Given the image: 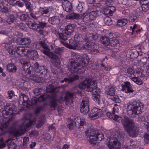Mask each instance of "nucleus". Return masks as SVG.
Wrapping results in <instances>:
<instances>
[{"instance_id": "58836bf2", "label": "nucleus", "mask_w": 149, "mask_h": 149, "mask_svg": "<svg viewBox=\"0 0 149 149\" xmlns=\"http://www.w3.org/2000/svg\"><path fill=\"white\" fill-rule=\"evenodd\" d=\"M79 77L77 75H74L69 78H65L64 79L65 82H68L69 83H71L72 82L78 79Z\"/></svg>"}, {"instance_id": "13d9d810", "label": "nucleus", "mask_w": 149, "mask_h": 149, "mask_svg": "<svg viewBox=\"0 0 149 149\" xmlns=\"http://www.w3.org/2000/svg\"><path fill=\"white\" fill-rule=\"evenodd\" d=\"M16 26L17 28H19L22 30L24 31L26 30L25 24L23 23H17L16 24Z\"/></svg>"}, {"instance_id": "39448f33", "label": "nucleus", "mask_w": 149, "mask_h": 149, "mask_svg": "<svg viewBox=\"0 0 149 149\" xmlns=\"http://www.w3.org/2000/svg\"><path fill=\"white\" fill-rule=\"evenodd\" d=\"M89 60L90 59L87 56L82 58L79 63L70 60L68 64V69L71 73H76L79 70L78 67L81 66L84 68L86 67L88 63Z\"/></svg>"}, {"instance_id": "473e14b6", "label": "nucleus", "mask_w": 149, "mask_h": 149, "mask_svg": "<svg viewBox=\"0 0 149 149\" xmlns=\"http://www.w3.org/2000/svg\"><path fill=\"white\" fill-rule=\"evenodd\" d=\"M110 39L107 37L102 36L100 38V42L102 44L108 46L110 45Z\"/></svg>"}, {"instance_id": "5701e85b", "label": "nucleus", "mask_w": 149, "mask_h": 149, "mask_svg": "<svg viewBox=\"0 0 149 149\" xmlns=\"http://www.w3.org/2000/svg\"><path fill=\"white\" fill-rule=\"evenodd\" d=\"M95 47H97V45L93 42L88 41L82 46L81 49L91 50Z\"/></svg>"}, {"instance_id": "f704fd0d", "label": "nucleus", "mask_w": 149, "mask_h": 149, "mask_svg": "<svg viewBox=\"0 0 149 149\" xmlns=\"http://www.w3.org/2000/svg\"><path fill=\"white\" fill-rule=\"evenodd\" d=\"M6 68L8 72H15L17 70L16 66L13 64L9 63L7 65Z\"/></svg>"}, {"instance_id": "c03bdc74", "label": "nucleus", "mask_w": 149, "mask_h": 149, "mask_svg": "<svg viewBox=\"0 0 149 149\" xmlns=\"http://www.w3.org/2000/svg\"><path fill=\"white\" fill-rule=\"evenodd\" d=\"M69 45L71 47V49H74L78 46V42L72 40H70L69 41Z\"/></svg>"}, {"instance_id": "4be33fe9", "label": "nucleus", "mask_w": 149, "mask_h": 149, "mask_svg": "<svg viewBox=\"0 0 149 149\" xmlns=\"http://www.w3.org/2000/svg\"><path fill=\"white\" fill-rule=\"evenodd\" d=\"M31 43V40L29 38H18L17 39V43L19 45H26L28 47Z\"/></svg>"}, {"instance_id": "a19ab883", "label": "nucleus", "mask_w": 149, "mask_h": 149, "mask_svg": "<svg viewBox=\"0 0 149 149\" xmlns=\"http://www.w3.org/2000/svg\"><path fill=\"white\" fill-rule=\"evenodd\" d=\"M105 60L104 58L102 59V63L100 64V65L102 67H104V69L107 71H110L111 68V66L110 65H108L107 62H104Z\"/></svg>"}, {"instance_id": "6e6552de", "label": "nucleus", "mask_w": 149, "mask_h": 149, "mask_svg": "<svg viewBox=\"0 0 149 149\" xmlns=\"http://www.w3.org/2000/svg\"><path fill=\"white\" fill-rule=\"evenodd\" d=\"M16 107L15 105L6 104L5 109L2 111V116L4 118H7L10 117V115L15 113Z\"/></svg>"}, {"instance_id": "2eb2a0df", "label": "nucleus", "mask_w": 149, "mask_h": 149, "mask_svg": "<svg viewBox=\"0 0 149 149\" xmlns=\"http://www.w3.org/2000/svg\"><path fill=\"white\" fill-rule=\"evenodd\" d=\"M102 111L100 109L96 108H93L91 110V113L90 114V117L92 118L93 119H95L101 116Z\"/></svg>"}, {"instance_id": "3c124183", "label": "nucleus", "mask_w": 149, "mask_h": 149, "mask_svg": "<svg viewBox=\"0 0 149 149\" xmlns=\"http://www.w3.org/2000/svg\"><path fill=\"white\" fill-rule=\"evenodd\" d=\"M97 134L96 138V141H101L104 139V135L101 132L97 131Z\"/></svg>"}, {"instance_id": "f3484780", "label": "nucleus", "mask_w": 149, "mask_h": 149, "mask_svg": "<svg viewBox=\"0 0 149 149\" xmlns=\"http://www.w3.org/2000/svg\"><path fill=\"white\" fill-rule=\"evenodd\" d=\"M105 93L107 97L109 98H111V97L115 94V89L113 86H109L105 89Z\"/></svg>"}, {"instance_id": "338daca9", "label": "nucleus", "mask_w": 149, "mask_h": 149, "mask_svg": "<svg viewBox=\"0 0 149 149\" xmlns=\"http://www.w3.org/2000/svg\"><path fill=\"white\" fill-rule=\"evenodd\" d=\"M129 20L130 22H133L137 21V17L136 16H133L130 17L129 19Z\"/></svg>"}, {"instance_id": "9b49d317", "label": "nucleus", "mask_w": 149, "mask_h": 149, "mask_svg": "<svg viewBox=\"0 0 149 149\" xmlns=\"http://www.w3.org/2000/svg\"><path fill=\"white\" fill-rule=\"evenodd\" d=\"M97 131L95 129H90L85 132L86 135L88 137H89V141L91 144L95 143L94 142L96 141L97 139L96 136Z\"/></svg>"}, {"instance_id": "a18cd8bd", "label": "nucleus", "mask_w": 149, "mask_h": 149, "mask_svg": "<svg viewBox=\"0 0 149 149\" xmlns=\"http://www.w3.org/2000/svg\"><path fill=\"white\" fill-rule=\"evenodd\" d=\"M139 146V143L137 142H131L130 145L128 146L129 149H135L138 148Z\"/></svg>"}, {"instance_id": "49530a36", "label": "nucleus", "mask_w": 149, "mask_h": 149, "mask_svg": "<svg viewBox=\"0 0 149 149\" xmlns=\"http://www.w3.org/2000/svg\"><path fill=\"white\" fill-rule=\"evenodd\" d=\"M49 95H48L44 94L40 95L38 98V101L39 102H41L44 101L47 99H48L49 97Z\"/></svg>"}, {"instance_id": "f257e3e1", "label": "nucleus", "mask_w": 149, "mask_h": 149, "mask_svg": "<svg viewBox=\"0 0 149 149\" xmlns=\"http://www.w3.org/2000/svg\"><path fill=\"white\" fill-rule=\"evenodd\" d=\"M33 67L36 68L34 70L29 65L28 67H24V69L26 70V73L30 75V79L37 83L42 82L43 79V77L39 76L42 75L44 77L47 76V71L44 65H40L37 62H36L33 64Z\"/></svg>"}, {"instance_id": "1a4fd4ad", "label": "nucleus", "mask_w": 149, "mask_h": 149, "mask_svg": "<svg viewBox=\"0 0 149 149\" xmlns=\"http://www.w3.org/2000/svg\"><path fill=\"white\" fill-rule=\"evenodd\" d=\"M89 98L87 97H85L83 98L80 108V111L84 114H87L89 111Z\"/></svg>"}, {"instance_id": "79ce46f5", "label": "nucleus", "mask_w": 149, "mask_h": 149, "mask_svg": "<svg viewBox=\"0 0 149 149\" xmlns=\"http://www.w3.org/2000/svg\"><path fill=\"white\" fill-rule=\"evenodd\" d=\"M28 25L29 27L31 29L37 31H39L40 30L38 29V25L36 23H32L30 22L28 23Z\"/></svg>"}, {"instance_id": "e2e57ef3", "label": "nucleus", "mask_w": 149, "mask_h": 149, "mask_svg": "<svg viewBox=\"0 0 149 149\" xmlns=\"http://www.w3.org/2000/svg\"><path fill=\"white\" fill-rule=\"evenodd\" d=\"M15 94L14 92L12 90L9 91L8 92V95L7 97L9 99H10L12 98L13 96H14Z\"/></svg>"}, {"instance_id": "ddd939ff", "label": "nucleus", "mask_w": 149, "mask_h": 149, "mask_svg": "<svg viewBox=\"0 0 149 149\" xmlns=\"http://www.w3.org/2000/svg\"><path fill=\"white\" fill-rule=\"evenodd\" d=\"M57 95L56 93H52L49 95V98L50 99L49 101V106L52 108L54 109V110L58 105Z\"/></svg>"}, {"instance_id": "dca6fc26", "label": "nucleus", "mask_w": 149, "mask_h": 149, "mask_svg": "<svg viewBox=\"0 0 149 149\" xmlns=\"http://www.w3.org/2000/svg\"><path fill=\"white\" fill-rule=\"evenodd\" d=\"M63 7L66 11L70 13L73 11L72 3L68 0H64L63 3Z\"/></svg>"}, {"instance_id": "4d7b16f0", "label": "nucleus", "mask_w": 149, "mask_h": 149, "mask_svg": "<svg viewBox=\"0 0 149 149\" xmlns=\"http://www.w3.org/2000/svg\"><path fill=\"white\" fill-rule=\"evenodd\" d=\"M15 19V17L14 15H11L8 17L7 20V22L9 24H11L13 23Z\"/></svg>"}, {"instance_id": "7ed1b4c3", "label": "nucleus", "mask_w": 149, "mask_h": 149, "mask_svg": "<svg viewBox=\"0 0 149 149\" xmlns=\"http://www.w3.org/2000/svg\"><path fill=\"white\" fill-rule=\"evenodd\" d=\"M144 105L140 102L133 101L129 103L127 107V113L131 117L134 118L142 113Z\"/></svg>"}, {"instance_id": "a211bd4d", "label": "nucleus", "mask_w": 149, "mask_h": 149, "mask_svg": "<svg viewBox=\"0 0 149 149\" xmlns=\"http://www.w3.org/2000/svg\"><path fill=\"white\" fill-rule=\"evenodd\" d=\"M100 89L98 88L97 90L93 93L92 96L93 99L98 104H100Z\"/></svg>"}, {"instance_id": "423d86ee", "label": "nucleus", "mask_w": 149, "mask_h": 149, "mask_svg": "<svg viewBox=\"0 0 149 149\" xmlns=\"http://www.w3.org/2000/svg\"><path fill=\"white\" fill-rule=\"evenodd\" d=\"M74 25L69 24L65 27L64 31L62 33L58 32L57 33L58 36L60 39L65 41L70 38L74 31Z\"/></svg>"}, {"instance_id": "a878e982", "label": "nucleus", "mask_w": 149, "mask_h": 149, "mask_svg": "<svg viewBox=\"0 0 149 149\" xmlns=\"http://www.w3.org/2000/svg\"><path fill=\"white\" fill-rule=\"evenodd\" d=\"M31 59L35 60L38 58V55L37 51L35 50H30L28 49L26 55Z\"/></svg>"}, {"instance_id": "c9c22d12", "label": "nucleus", "mask_w": 149, "mask_h": 149, "mask_svg": "<svg viewBox=\"0 0 149 149\" xmlns=\"http://www.w3.org/2000/svg\"><path fill=\"white\" fill-rule=\"evenodd\" d=\"M30 15L34 19H37L40 17L41 16L39 9L36 11H32L30 12Z\"/></svg>"}, {"instance_id": "7c9ffc66", "label": "nucleus", "mask_w": 149, "mask_h": 149, "mask_svg": "<svg viewBox=\"0 0 149 149\" xmlns=\"http://www.w3.org/2000/svg\"><path fill=\"white\" fill-rule=\"evenodd\" d=\"M99 34L96 33H91L89 36H88L87 41H95L98 40Z\"/></svg>"}, {"instance_id": "ea45409f", "label": "nucleus", "mask_w": 149, "mask_h": 149, "mask_svg": "<svg viewBox=\"0 0 149 149\" xmlns=\"http://www.w3.org/2000/svg\"><path fill=\"white\" fill-rule=\"evenodd\" d=\"M128 22L127 19L123 18L119 19L117 21V26L119 27H122L125 25Z\"/></svg>"}, {"instance_id": "412c9836", "label": "nucleus", "mask_w": 149, "mask_h": 149, "mask_svg": "<svg viewBox=\"0 0 149 149\" xmlns=\"http://www.w3.org/2000/svg\"><path fill=\"white\" fill-rule=\"evenodd\" d=\"M16 52L20 56L26 55L27 52L28 51V49L25 47H16L14 48Z\"/></svg>"}, {"instance_id": "603ef678", "label": "nucleus", "mask_w": 149, "mask_h": 149, "mask_svg": "<svg viewBox=\"0 0 149 149\" xmlns=\"http://www.w3.org/2000/svg\"><path fill=\"white\" fill-rule=\"evenodd\" d=\"M104 22L107 25H110L112 23V21L111 18L107 16L104 18Z\"/></svg>"}, {"instance_id": "4c0bfd02", "label": "nucleus", "mask_w": 149, "mask_h": 149, "mask_svg": "<svg viewBox=\"0 0 149 149\" xmlns=\"http://www.w3.org/2000/svg\"><path fill=\"white\" fill-rule=\"evenodd\" d=\"M17 16L18 18L22 21L27 22L29 20V17L28 14H19Z\"/></svg>"}, {"instance_id": "864d4df0", "label": "nucleus", "mask_w": 149, "mask_h": 149, "mask_svg": "<svg viewBox=\"0 0 149 149\" xmlns=\"http://www.w3.org/2000/svg\"><path fill=\"white\" fill-rule=\"evenodd\" d=\"M20 62L23 65V68L26 67H28L30 65L29 63L25 59L22 58L20 60Z\"/></svg>"}, {"instance_id": "6e6d98bb", "label": "nucleus", "mask_w": 149, "mask_h": 149, "mask_svg": "<svg viewBox=\"0 0 149 149\" xmlns=\"http://www.w3.org/2000/svg\"><path fill=\"white\" fill-rule=\"evenodd\" d=\"M127 75L128 76L134 77V70L133 68H128L127 70Z\"/></svg>"}, {"instance_id": "6ab92c4d", "label": "nucleus", "mask_w": 149, "mask_h": 149, "mask_svg": "<svg viewBox=\"0 0 149 149\" xmlns=\"http://www.w3.org/2000/svg\"><path fill=\"white\" fill-rule=\"evenodd\" d=\"M74 39L76 42H83L86 41L88 39V36L87 35H84L79 33H77L74 36Z\"/></svg>"}, {"instance_id": "aec40b11", "label": "nucleus", "mask_w": 149, "mask_h": 149, "mask_svg": "<svg viewBox=\"0 0 149 149\" xmlns=\"http://www.w3.org/2000/svg\"><path fill=\"white\" fill-rule=\"evenodd\" d=\"M97 90L96 82L95 81H91V82L88 86L87 91L88 92H93V93Z\"/></svg>"}, {"instance_id": "2f4dec72", "label": "nucleus", "mask_w": 149, "mask_h": 149, "mask_svg": "<svg viewBox=\"0 0 149 149\" xmlns=\"http://www.w3.org/2000/svg\"><path fill=\"white\" fill-rule=\"evenodd\" d=\"M6 145H7L8 149H16V145L13 141L11 139L7 140L6 141Z\"/></svg>"}, {"instance_id": "37998d69", "label": "nucleus", "mask_w": 149, "mask_h": 149, "mask_svg": "<svg viewBox=\"0 0 149 149\" xmlns=\"http://www.w3.org/2000/svg\"><path fill=\"white\" fill-rule=\"evenodd\" d=\"M73 94L72 93L70 92L69 91L66 92L65 93V95L64 96L66 101L68 100L70 98H71V104L72 103V98L73 97Z\"/></svg>"}, {"instance_id": "c85d7f7f", "label": "nucleus", "mask_w": 149, "mask_h": 149, "mask_svg": "<svg viewBox=\"0 0 149 149\" xmlns=\"http://www.w3.org/2000/svg\"><path fill=\"white\" fill-rule=\"evenodd\" d=\"M61 20L58 16H54L48 18V21L51 24L53 25L58 24Z\"/></svg>"}, {"instance_id": "052dcab7", "label": "nucleus", "mask_w": 149, "mask_h": 149, "mask_svg": "<svg viewBox=\"0 0 149 149\" xmlns=\"http://www.w3.org/2000/svg\"><path fill=\"white\" fill-rule=\"evenodd\" d=\"M77 122L78 123H79L80 126H83L86 123V122L84 121V119L83 118L81 119L80 117L78 118H77V120H76V121H77Z\"/></svg>"}, {"instance_id": "5fc2aeb1", "label": "nucleus", "mask_w": 149, "mask_h": 149, "mask_svg": "<svg viewBox=\"0 0 149 149\" xmlns=\"http://www.w3.org/2000/svg\"><path fill=\"white\" fill-rule=\"evenodd\" d=\"M111 99L116 103H120L121 101L119 97L116 95H115L111 97Z\"/></svg>"}, {"instance_id": "8fccbe9b", "label": "nucleus", "mask_w": 149, "mask_h": 149, "mask_svg": "<svg viewBox=\"0 0 149 149\" xmlns=\"http://www.w3.org/2000/svg\"><path fill=\"white\" fill-rule=\"evenodd\" d=\"M38 102V98L35 97H33L31 100L29 102L28 105L30 106H33L36 104Z\"/></svg>"}, {"instance_id": "f03ea898", "label": "nucleus", "mask_w": 149, "mask_h": 149, "mask_svg": "<svg viewBox=\"0 0 149 149\" xmlns=\"http://www.w3.org/2000/svg\"><path fill=\"white\" fill-rule=\"evenodd\" d=\"M121 123L130 136L132 138L137 136L139 132V128L135 126L134 121L132 119L126 116L124 118Z\"/></svg>"}, {"instance_id": "f8f14e48", "label": "nucleus", "mask_w": 149, "mask_h": 149, "mask_svg": "<svg viewBox=\"0 0 149 149\" xmlns=\"http://www.w3.org/2000/svg\"><path fill=\"white\" fill-rule=\"evenodd\" d=\"M98 11L95 10L91 11L88 13L84 17L83 20L86 22H89L95 19L98 16Z\"/></svg>"}, {"instance_id": "0e129e2a", "label": "nucleus", "mask_w": 149, "mask_h": 149, "mask_svg": "<svg viewBox=\"0 0 149 149\" xmlns=\"http://www.w3.org/2000/svg\"><path fill=\"white\" fill-rule=\"evenodd\" d=\"M50 84L51 86L54 87H57V82L56 81L55 79H52L49 81L48 84Z\"/></svg>"}, {"instance_id": "c756f323", "label": "nucleus", "mask_w": 149, "mask_h": 149, "mask_svg": "<svg viewBox=\"0 0 149 149\" xmlns=\"http://www.w3.org/2000/svg\"><path fill=\"white\" fill-rule=\"evenodd\" d=\"M47 22L45 18H43L41 19L40 22H39V24H38V29L40 30L39 31H41V29H43L45 27L47 26Z\"/></svg>"}, {"instance_id": "69168bd1", "label": "nucleus", "mask_w": 149, "mask_h": 149, "mask_svg": "<svg viewBox=\"0 0 149 149\" xmlns=\"http://www.w3.org/2000/svg\"><path fill=\"white\" fill-rule=\"evenodd\" d=\"M144 142L145 143L148 144L149 143V134H145L144 136Z\"/></svg>"}, {"instance_id": "cd10ccee", "label": "nucleus", "mask_w": 149, "mask_h": 149, "mask_svg": "<svg viewBox=\"0 0 149 149\" xmlns=\"http://www.w3.org/2000/svg\"><path fill=\"white\" fill-rule=\"evenodd\" d=\"M116 8L114 7L108 6L104 9V12L106 15H109L110 16H112Z\"/></svg>"}, {"instance_id": "72a5a7b5", "label": "nucleus", "mask_w": 149, "mask_h": 149, "mask_svg": "<svg viewBox=\"0 0 149 149\" xmlns=\"http://www.w3.org/2000/svg\"><path fill=\"white\" fill-rule=\"evenodd\" d=\"M91 82V80L89 79H86L83 82L81 83L79 85V88L81 89H83L86 87L87 88L88 86Z\"/></svg>"}, {"instance_id": "09e8293b", "label": "nucleus", "mask_w": 149, "mask_h": 149, "mask_svg": "<svg viewBox=\"0 0 149 149\" xmlns=\"http://www.w3.org/2000/svg\"><path fill=\"white\" fill-rule=\"evenodd\" d=\"M119 43V40L116 39H111L110 40V45H109V46H115L118 44Z\"/></svg>"}, {"instance_id": "393cba45", "label": "nucleus", "mask_w": 149, "mask_h": 149, "mask_svg": "<svg viewBox=\"0 0 149 149\" xmlns=\"http://www.w3.org/2000/svg\"><path fill=\"white\" fill-rule=\"evenodd\" d=\"M60 86L54 87L51 85L50 84H48L46 87L47 93H56L59 92Z\"/></svg>"}, {"instance_id": "4468645a", "label": "nucleus", "mask_w": 149, "mask_h": 149, "mask_svg": "<svg viewBox=\"0 0 149 149\" xmlns=\"http://www.w3.org/2000/svg\"><path fill=\"white\" fill-rule=\"evenodd\" d=\"M107 116L110 118H112L117 122L122 123L124 118L126 117V116H122V117L118 116L117 115H114L112 112V113L107 112L106 113Z\"/></svg>"}, {"instance_id": "de8ad7c7", "label": "nucleus", "mask_w": 149, "mask_h": 149, "mask_svg": "<svg viewBox=\"0 0 149 149\" xmlns=\"http://www.w3.org/2000/svg\"><path fill=\"white\" fill-rule=\"evenodd\" d=\"M42 91V89L39 88H36L33 89L32 92L35 96H38L41 94Z\"/></svg>"}, {"instance_id": "bf43d9fd", "label": "nucleus", "mask_w": 149, "mask_h": 149, "mask_svg": "<svg viewBox=\"0 0 149 149\" xmlns=\"http://www.w3.org/2000/svg\"><path fill=\"white\" fill-rule=\"evenodd\" d=\"M63 50L62 48L58 47L55 49L54 52L55 53L60 55L63 53Z\"/></svg>"}, {"instance_id": "9d476101", "label": "nucleus", "mask_w": 149, "mask_h": 149, "mask_svg": "<svg viewBox=\"0 0 149 149\" xmlns=\"http://www.w3.org/2000/svg\"><path fill=\"white\" fill-rule=\"evenodd\" d=\"M107 146L109 149H120L121 144L118 139L113 137L109 139Z\"/></svg>"}, {"instance_id": "b1692460", "label": "nucleus", "mask_w": 149, "mask_h": 149, "mask_svg": "<svg viewBox=\"0 0 149 149\" xmlns=\"http://www.w3.org/2000/svg\"><path fill=\"white\" fill-rule=\"evenodd\" d=\"M82 18L81 15H79L76 13H74L73 11L69 13L68 15H66V18L68 20L71 19H78Z\"/></svg>"}, {"instance_id": "20e7f679", "label": "nucleus", "mask_w": 149, "mask_h": 149, "mask_svg": "<svg viewBox=\"0 0 149 149\" xmlns=\"http://www.w3.org/2000/svg\"><path fill=\"white\" fill-rule=\"evenodd\" d=\"M39 45L44 49L42 50V52L52 59L51 61L53 65L57 68H59L60 66L61 62L58 56L50 52V49L44 41H40Z\"/></svg>"}, {"instance_id": "0eeeda50", "label": "nucleus", "mask_w": 149, "mask_h": 149, "mask_svg": "<svg viewBox=\"0 0 149 149\" xmlns=\"http://www.w3.org/2000/svg\"><path fill=\"white\" fill-rule=\"evenodd\" d=\"M36 121V119H34L33 120H29L28 123L26 124L24 123H22L19 125V129L16 132L18 135L21 136L24 134L26 131L29 130L30 127L35 124Z\"/></svg>"}, {"instance_id": "680f3d73", "label": "nucleus", "mask_w": 149, "mask_h": 149, "mask_svg": "<svg viewBox=\"0 0 149 149\" xmlns=\"http://www.w3.org/2000/svg\"><path fill=\"white\" fill-rule=\"evenodd\" d=\"M124 84L122 85V89L123 90H125L131 85L130 82L128 81L124 82Z\"/></svg>"}, {"instance_id": "bb28decb", "label": "nucleus", "mask_w": 149, "mask_h": 149, "mask_svg": "<svg viewBox=\"0 0 149 149\" xmlns=\"http://www.w3.org/2000/svg\"><path fill=\"white\" fill-rule=\"evenodd\" d=\"M29 98L28 96L22 93L19 96V102L22 104L24 105L25 103L28 105Z\"/></svg>"}, {"instance_id": "774afa93", "label": "nucleus", "mask_w": 149, "mask_h": 149, "mask_svg": "<svg viewBox=\"0 0 149 149\" xmlns=\"http://www.w3.org/2000/svg\"><path fill=\"white\" fill-rule=\"evenodd\" d=\"M125 92L126 93H132L134 91L132 89V85H131L130 86L125 89Z\"/></svg>"}, {"instance_id": "e433bc0d", "label": "nucleus", "mask_w": 149, "mask_h": 149, "mask_svg": "<svg viewBox=\"0 0 149 149\" xmlns=\"http://www.w3.org/2000/svg\"><path fill=\"white\" fill-rule=\"evenodd\" d=\"M38 9L41 16H44L45 17L47 16V15L48 14L49 12V9L45 7L42 8L40 7Z\"/></svg>"}]
</instances>
